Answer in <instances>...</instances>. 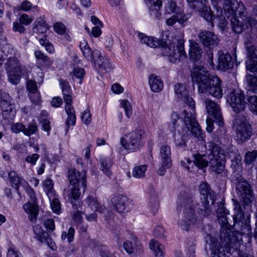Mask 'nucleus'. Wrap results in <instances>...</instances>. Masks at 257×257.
Instances as JSON below:
<instances>
[{"label": "nucleus", "mask_w": 257, "mask_h": 257, "mask_svg": "<svg viewBox=\"0 0 257 257\" xmlns=\"http://www.w3.org/2000/svg\"><path fill=\"white\" fill-rule=\"evenodd\" d=\"M221 222L218 221L220 225V240L221 242L207 234L206 237V242L211 250V257H229L224 253V248L228 253H231L236 247V243L239 239L237 235L231 230V225L228 222L227 217L221 218Z\"/></svg>", "instance_id": "obj_1"}, {"label": "nucleus", "mask_w": 257, "mask_h": 257, "mask_svg": "<svg viewBox=\"0 0 257 257\" xmlns=\"http://www.w3.org/2000/svg\"><path fill=\"white\" fill-rule=\"evenodd\" d=\"M192 81L197 83L199 93L208 94L217 98L223 95L221 81L218 77H211L203 66L196 65L191 73Z\"/></svg>", "instance_id": "obj_2"}, {"label": "nucleus", "mask_w": 257, "mask_h": 257, "mask_svg": "<svg viewBox=\"0 0 257 257\" xmlns=\"http://www.w3.org/2000/svg\"><path fill=\"white\" fill-rule=\"evenodd\" d=\"M174 90L177 97L182 100L190 107L191 110L185 109L183 130L186 131V135H192L198 139H203V134L199 125L196 120L195 114V103L192 97L189 96L188 91L182 84H177L174 86Z\"/></svg>", "instance_id": "obj_3"}, {"label": "nucleus", "mask_w": 257, "mask_h": 257, "mask_svg": "<svg viewBox=\"0 0 257 257\" xmlns=\"http://www.w3.org/2000/svg\"><path fill=\"white\" fill-rule=\"evenodd\" d=\"M177 203L178 210H182L183 212V216L178 224L182 229L188 231L197 220L192 196L186 192H181Z\"/></svg>", "instance_id": "obj_4"}, {"label": "nucleus", "mask_w": 257, "mask_h": 257, "mask_svg": "<svg viewBox=\"0 0 257 257\" xmlns=\"http://www.w3.org/2000/svg\"><path fill=\"white\" fill-rule=\"evenodd\" d=\"M233 202V206L234 210V214L233 215V219L234 222L233 227L236 231L232 232L237 235L239 239L236 243V247L233 250H235L239 241L241 240V235L243 234L248 235L251 232V227L249 224V221L244 218L243 208H242L240 203L234 199H232ZM231 251L233 252L232 250Z\"/></svg>", "instance_id": "obj_5"}, {"label": "nucleus", "mask_w": 257, "mask_h": 257, "mask_svg": "<svg viewBox=\"0 0 257 257\" xmlns=\"http://www.w3.org/2000/svg\"><path fill=\"white\" fill-rule=\"evenodd\" d=\"M184 40L180 36H175L171 42L162 46L161 52L168 57L169 60L173 63L187 58L184 48Z\"/></svg>", "instance_id": "obj_6"}, {"label": "nucleus", "mask_w": 257, "mask_h": 257, "mask_svg": "<svg viewBox=\"0 0 257 257\" xmlns=\"http://www.w3.org/2000/svg\"><path fill=\"white\" fill-rule=\"evenodd\" d=\"M232 179L236 181V192L240 201L243 204L241 205L245 209V206L250 204L253 200L254 196L252 186L248 181L243 179L240 174H235Z\"/></svg>", "instance_id": "obj_7"}, {"label": "nucleus", "mask_w": 257, "mask_h": 257, "mask_svg": "<svg viewBox=\"0 0 257 257\" xmlns=\"http://www.w3.org/2000/svg\"><path fill=\"white\" fill-rule=\"evenodd\" d=\"M208 150L210 152L208 157L212 171L216 174L221 173L224 169L225 163L224 151L213 142L208 143Z\"/></svg>", "instance_id": "obj_8"}, {"label": "nucleus", "mask_w": 257, "mask_h": 257, "mask_svg": "<svg viewBox=\"0 0 257 257\" xmlns=\"http://www.w3.org/2000/svg\"><path fill=\"white\" fill-rule=\"evenodd\" d=\"M200 194L203 196L201 198L202 207L200 209L199 213L203 217L208 216L211 211L210 208L208 198L211 201V204L214 205L216 200V194L210 188V185L207 182H202L199 185Z\"/></svg>", "instance_id": "obj_9"}, {"label": "nucleus", "mask_w": 257, "mask_h": 257, "mask_svg": "<svg viewBox=\"0 0 257 257\" xmlns=\"http://www.w3.org/2000/svg\"><path fill=\"white\" fill-rule=\"evenodd\" d=\"M145 134L143 130H135L127 134L125 138H121L120 144L125 149L135 151L141 146V140Z\"/></svg>", "instance_id": "obj_10"}, {"label": "nucleus", "mask_w": 257, "mask_h": 257, "mask_svg": "<svg viewBox=\"0 0 257 257\" xmlns=\"http://www.w3.org/2000/svg\"><path fill=\"white\" fill-rule=\"evenodd\" d=\"M226 101L236 113H239L244 110L246 105L245 95L240 89L232 90L226 96Z\"/></svg>", "instance_id": "obj_11"}, {"label": "nucleus", "mask_w": 257, "mask_h": 257, "mask_svg": "<svg viewBox=\"0 0 257 257\" xmlns=\"http://www.w3.org/2000/svg\"><path fill=\"white\" fill-rule=\"evenodd\" d=\"M239 16L242 20L241 22L235 16L229 18L232 30L237 34H240L245 29L252 28L257 25V20L246 14Z\"/></svg>", "instance_id": "obj_12"}, {"label": "nucleus", "mask_w": 257, "mask_h": 257, "mask_svg": "<svg viewBox=\"0 0 257 257\" xmlns=\"http://www.w3.org/2000/svg\"><path fill=\"white\" fill-rule=\"evenodd\" d=\"M0 107L5 119H12L15 116V104L14 99L7 92L0 91Z\"/></svg>", "instance_id": "obj_13"}, {"label": "nucleus", "mask_w": 257, "mask_h": 257, "mask_svg": "<svg viewBox=\"0 0 257 257\" xmlns=\"http://www.w3.org/2000/svg\"><path fill=\"white\" fill-rule=\"evenodd\" d=\"M26 192L30 198V201L24 205L25 211L29 214V218L31 222H35L37 220L38 215L39 208L36 202L37 199L34 190L30 187L26 189Z\"/></svg>", "instance_id": "obj_14"}, {"label": "nucleus", "mask_w": 257, "mask_h": 257, "mask_svg": "<svg viewBox=\"0 0 257 257\" xmlns=\"http://www.w3.org/2000/svg\"><path fill=\"white\" fill-rule=\"evenodd\" d=\"M225 15L228 18L238 15L246 14L244 11V6L237 0H225L224 3Z\"/></svg>", "instance_id": "obj_15"}, {"label": "nucleus", "mask_w": 257, "mask_h": 257, "mask_svg": "<svg viewBox=\"0 0 257 257\" xmlns=\"http://www.w3.org/2000/svg\"><path fill=\"white\" fill-rule=\"evenodd\" d=\"M68 179L70 185H75L83 188L84 191L86 187V172L83 170L79 172L76 169L69 171Z\"/></svg>", "instance_id": "obj_16"}, {"label": "nucleus", "mask_w": 257, "mask_h": 257, "mask_svg": "<svg viewBox=\"0 0 257 257\" xmlns=\"http://www.w3.org/2000/svg\"><path fill=\"white\" fill-rule=\"evenodd\" d=\"M204 102L208 114L215 119L219 126H222L223 121L219 106L214 101L208 99H206Z\"/></svg>", "instance_id": "obj_17"}, {"label": "nucleus", "mask_w": 257, "mask_h": 257, "mask_svg": "<svg viewBox=\"0 0 257 257\" xmlns=\"http://www.w3.org/2000/svg\"><path fill=\"white\" fill-rule=\"evenodd\" d=\"M245 119L244 117H243L242 121H240L238 118L236 119L237 125L236 137L238 140L241 141L248 139L252 133L250 125L246 122Z\"/></svg>", "instance_id": "obj_18"}, {"label": "nucleus", "mask_w": 257, "mask_h": 257, "mask_svg": "<svg viewBox=\"0 0 257 257\" xmlns=\"http://www.w3.org/2000/svg\"><path fill=\"white\" fill-rule=\"evenodd\" d=\"M111 201L115 210L119 213H125L130 209L131 201L124 195L121 194L115 195L112 198Z\"/></svg>", "instance_id": "obj_19"}, {"label": "nucleus", "mask_w": 257, "mask_h": 257, "mask_svg": "<svg viewBox=\"0 0 257 257\" xmlns=\"http://www.w3.org/2000/svg\"><path fill=\"white\" fill-rule=\"evenodd\" d=\"M198 37L204 46L210 49L217 46L219 41L217 36L213 33L205 30L200 32Z\"/></svg>", "instance_id": "obj_20"}, {"label": "nucleus", "mask_w": 257, "mask_h": 257, "mask_svg": "<svg viewBox=\"0 0 257 257\" xmlns=\"http://www.w3.org/2000/svg\"><path fill=\"white\" fill-rule=\"evenodd\" d=\"M218 65L219 69L225 71L233 68L234 63L231 55L228 53L220 50L218 52Z\"/></svg>", "instance_id": "obj_21"}, {"label": "nucleus", "mask_w": 257, "mask_h": 257, "mask_svg": "<svg viewBox=\"0 0 257 257\" xmlns=\"http://www.w3.org/2000/svg\"><path fill=\"white\" fill-rule=\"evenodd\" d=\"M79 47L84 57L92 63L94 62L97 57L101 56L100 52L97 50L92 51L85 40H83L80 42Z\"/></svg>", "instance_id": "obj_22"}, {"label": "nucleus", "mask_w": 257, "mask_h": 257, "mask_svg": "<svg viewBox=\"0 0 257 257\" xmlns=\"http://www.w3.org/2000/svg\"><path fill=\"white\" fill-rule=\"evenodd\" d=\"M93 63L94 67L97 69L98 72L103 74L109 72L112 69L109 59L101 55L97 57Z\"/></svg>", "instance_id": "obj_23"}, {"label": "nucleus", "mask_w": 257, "mask_h": 257, "mask_svg": "<svg viewBox=\"0 0 257 257\" xmlns=\"http://www.w3.org/2000/svg\"><path fill=\"white\" fill-rule=\"evenodd\" d=\"M138 37L142 43L145 44L151 48L160 47L162 48V46L165 44V42L163 40H159L157 38L148 36L143 33H139Z\"/></svg>", "instance_id": "obj_24"}, {"label": "nucleus", "mask_w": 257, "mask_h": 257, "mask_svg": "<svg viewBox=\"0 0 257 257\" xmlns=\"http://www.w3.org/2000/svg\"><path fill=\"white\" fill-rule=\"evenodd\" d=\"M145 2L150 10V15L155 18H160L161 16L160 9L162 1L161 0H145Z\"/></svg>", "instance_id": "obj_25"}, {"label": "nucleus", "mask_w": 257, "mask_h": 257, "mask_svg": "<svg viewBox=\"0 0 257 257\" xmlns=\"http://www.w3.org/2000/svg\"><path fill=\"white\" fill-rule=\"evenodd\" d=\"M5 67L7 72H23L24 66L21 64L17 57H13L8 59L5 64Z\"/></svg>", "instance_id": "obj_26"}, {"label": "nucleus", "mask_w": 257, "mask_h": 257, "mask_svg": "<svg viewBox=\"0 0 257 257\" xmlns=\"http://www.w3.org/2000/svg\"><path fill=\"white\" fill-rule=\"evenodd\" d=\"M208 1L206 0V2L203 7L199 8H191L195 11H199L201 17L203 18L207 22L210 23L211 27L213 26V23L212 22L213 13L211 10L210 7L207 6Z\"/></svg>", "instance_id": "obj_27"}, {"label": "nucleus", "mask_w": 257, "mask_h": 257, "mask_svg": "<svg viewBox=\"0 0 257 257\" xmlns=\"http://www.w3.org/2000/svg\"><path fill=\"white\" fill-rule=\"evenodd\" d=\"M189 58L194 62L198 61L202 56V49L199 44L193 40H190Z\"/></svg>", "instance_id": "obj_28"}, {"label": "nucleus", "mask_w": 257, "mask_h": 257, "mask_svg": "<svg viewBox=\"0 0 257 257\" xmlns=\"http://www.w3.org/2000/svg\"><path fill=\"white\" fill-rule=\"evenodd\" d=\"M65 111L68 115L67 119L66 121V134L68 133L70 125H74L76 123V115L75 114V109L71 103L66 104Z\"/></svg>", "instance_id": "obj_29"}, {"label": "nucleus", "mask_w": 257, "mask_h": 257, "mask_svg": "<svg viewBox=\"0 0 257 257\" xmlns=\"http://www.w3.org/2000/svg\"><path fill=\"white\" fill-rule=\"evenodd\" d=\"M59 83L61 86L63 98L66 104L71 103L72 90L69 83L62 79H59Z\"/></svg>", "instance_id": "obj_30"}, {"label": "nucleus", "mask_w": 257, "mask_h": 257, "mask_svg": "<svg viewBox=\"0 0 257 257\" xmlns=\"http://www.w3.org/2000/svg\"><path fill=\"white\" fill-rule=\"evenodd\" d=\"M190 14H175L171 17L167 19L166 23L168 26H172L178 22L180 24L186 22L190 18Z\"/></svg>", "instance_id": "obj_31"}, {"label": "nucleus", "mask_w": 257, "mask_h": 257, "mask_svg": "<svg viewBox=\"0 0 257 257\" xmlns=\"http://www.w3.org/2000/svg\"><path fill=\"white\" fill-rule=\"evenodd\" d=\"M171 151L170 146L164 145L160 148V155L164 165L171 166Z\"/></svg>", "instance_id": "obj_32"}, {"label": "nucleus", "mask_w": 257, "mask_h": 257, "mask_svg": "<svg viewBox=\"0 0 257 257\" xmlns=\"http://www.w3.org/2000/svg\"><path fill=\"white\" fill-rule=\"evenodd\" d=\"M72 187L70 188V193L68 194V200L72 204V207L74 209H77V205L74 204V202L78 200L81 196V192L80 191V188L81 187L71 185Z\"/></svg>", "instance_id": "obj_33"}, {"label": "nucleus", "mask_w": 257, "mask_h": 257, "mask_svg": "<svg viewBox=\"0 0 257 257\" xmlns=\"http://www.w3.org/2000/svg\"><path fill=\"white\" fill-rule=\"evenodd\" d=\"M85 202L92 210H94L95 212L102 213L105 210V208L100 206L96 199L93 196H89L87 197L85 200Z\"/></svg>", "instance_id": "obj_34"}, {"label": "nucleus", "mask_w": 257, "mask_h": 257, "mask_svg": "<svg viewBox=\"0 0 257 257\" xmlns=\"http://www.w3.org/2000/svg\"><path fill=\"white\" fill-rule=\"evenodd\" d=\"M149 84L151 90L154 92H160L163 88V83L157 76L151 75L149 78Z\"/></svg>", "instance_id": "obj_35"}, {"label": "nucleus", "mask_w": 257, "mask_h": 257, "mask_svg": "<svg viewBox=\"0 0 257 257\" xmlns=\"http://www.w3.org/2000/svg\"><path fill=\"white\" fill-rule=\"evenodd\" d=\"M165 4V12L166 14H185L181 8L177 6L174 0H167Z\"/></svg>", "instance_id": "obj_36"}, {"label": "nucleus", "mask_w": 257, "mask_h": 257, "mask_svg": "<svg viewBox=\"0 0 257 257\" xmlns=\"http://www.w3.org/2000/svg\"><path fill=\"white\" fill-rule=\"evenodd\" d=\"M100 169L101 171L110 177L112 174L110 169L112 166L113 162L110 158H102L100 160Z\"/></svg>", "instance_id": "obj_37"}, {"label": "nucleus", "mask_w": 257, "mask_h": 257, "mask_svg": "<svg viewBox=\"0 0 257 257\" xmlns=\"http://www.w3.org/2000/svg\"><path fill=\"white\" fill-rule=\"evenodd\" d=\"M48 29V26L43 18H39L34 23L33 32L37 34H44Z\"/></svg>", "instance_id": "obj_38"}, {"label": "nucleus", "mask_w": 257, "mask_h": 257, "mask_svg": "<svg viewBox=\"0 0 257 257\" xmlns=\"http://www.w3.org/2000/svg\"><path fill=\"white\" fill-rule=\"evenodd\" d=\"M33 230L35 234L38 235V239L41 242L45 241L48 243L51 240V238L48 236V233L45 232L40 225H37L34 226Z\"/></svg>", "instance_id": "obj_39"}, {"label": "nucleus", "mask_w": 257, "mask_h": 257, "mask_svg": "<svg viewBox=\"0 0 257 257\" xmlns=\"http://www.w3.org/2000/svg\"><path fill=\"white\" fill-rule=\"evenodd\" d=\"M193 156V163L199 169H203L208 166V161L207 160L206 156L197 154Z\"/></svg>", "instance_id": "obj_40"}, {"label": "nucleus", "mask_w": 257, "mask_h": 257, "mask_svg": "<svg viewBox=\"0 0 257 257\" xmlns=\"http://www.w3.org/2000/svg\"><path fill=\"white\" fill-rule=\"evenodd\" d=\"M150 248L153 250L156 257H164V246L155 240H151L150 243Z\"/></svg>", "instance_id": "obj_41"}, {"label": "nucleus", "mask_w": 257, "mask_h": 257, "mask_svg": "<svg viewBox=\"0 0 257 257\" xmlns=\"http://www.w3.org/2000/svg\"><path fill=\"white\" fill-rule=\"evenodd\" d=\"M43 185L44 191L51 201V198H53V196H55L53 181L50 179H46L44 182Z\"/></svg>", "instance_id": "obj_42"}, {"label": "nucleus", "mask_w": 257, "mask_h": 257, "mask_svg": "<svg viewBox=\"0 0 257 257\" xmlns=\"http://www.w3.org/2000/svg\"><path fill=\"white\" fill-rule=\"evenodd\" d=\"M246 79L248 90L257 93V77L247 74L246 75Z\"/></svg>", "instance_id": "obj_43"}, {"label": "nucleus", "mask_w": 257, "mask_h": 257, "mask_svg": "<svg viewBox=\"0 0 257 257\" xmlns=\"http://www.w3.org/2000/svg\"><path fill=\"white\" fill-rule=\"evenodd\" d=\"M95 250L101 257H115L113 253H110L108 247L106 245H98L95 247Z\"/></svg>", "instance_id": "obj_44"}, {"label": "nucleus", "mask_w": 257, "mask_h": 257, "mask_svg": "<svg viewBox=\"0 0 257 257\" xmlns=\"http://www.w3.org/2000/svg\"><path fill=\"white\" fill-rule=\"evenodd\" d=\"M147 169V165H141L135 167L133 170V176L136 178H142L145 176Z\"/></svg>", "instance_id": "obj_45"}, {"label": "nucleus", "mask_w": 257, "mask_h": 257, "mask_svg": "<svg viewBox=\"0 0 257 257\" xmlns=\"http://www.w3.org/2000/svg\"><path fill=\"white\" fill-rule=\"evenodd\" d=\"M9 178L10 181L12 184V186L17 189L19 191V185L21 184V179L18 175L15 172L12 171L9 173Z\"/></svg>", "instance_id": "obj_46"}, {"label": "nucleus", "mask_w": 257, "mask_h": 257, "mask_svg": "<svg viewBox=\"0 0 257 257\" xmlns=\"http://www.w3.org/2000/svg\"><path fill=\"white\" fill-rule=\"evenodd\" d=\"M137 245V240L136 237H133L132 241L126 240L123 243V248L128 254H131L134 252Z\"/></svg>", "instance_id": "obj_47"}, {"label": "nucleus", "mask_w": 257, "mask_h": 257, "mask_svg": "<svg viewBox=\"0 0 257 257\" xmlns=\"http://www.w3.org/2000/svg\"><path fill=\"white\" fill-rule=\"evenodd\" d=\"M179 120V114L176 112L173 113L171 115V120L169 125V130L173 134L175 133L176 128L178 126V121Z\"/></svg>", "instance_id": "obj_48"}, {"label": "nucleus", "mask_w": 257, "mask_h": 257, "mask_svg": "<svg viewBox=\"0 0 257 257\" xmlns=\"http://www.w3.org/2000/svg\"><path fill=\"white\" fill-rule=\"evenodd\" d=\"M8 74L9 81L13 84H17L20 82L21 75L24 73L23 72H7Z\"/></svg>", "instance_id": "obj_49"}, {"label": "nucleus", "mask_w": 257, "mask_h": 257, "mask_svg": "<svg viewBox=\"0 0 257 257\" xmlns=\"http://www.w3.org/2000/svg\"><path fill=\"white\" fill-rule=\"evenodd\" d=\"M216 213L218 221L221 222V218L227 216V215L228 214L229 212L224 206V203L221 202H220L218 205V209L216 211Z\"/></svg>", "instance_id": "obj_50"}, {"label": "nucleus", "mask_w": 257, "mask_h": 257, "mask_svg": "<svg viewBox=\"0 0 257 257\" xmlns=\"http://www.w3.org/2000/svg\"><path fill=\"white\" fill-rule=\"evenodd\" d=\"M247 100L249 109L257 113V96L255 95L248 96Z\"/></svg>", "instance_id": "obj_51"}, {"label": "nucleus", "mask_w": 257, "mask_h": 257, "mask_svg": "<svg viewBox=\"0 0 257 257\" xmlns=\"http://www.w3.org/2000/svg\"><path fill=\"white\" fill-rule=\"evenodd\" d=\"M35 56L37 60H41L47 65H50L52 64V62L50 61L49 58L45 55L40 51H35Z\"/></svg>", "instance_id": "obj_52"}, {"label": "nucleus", "mask_w": 257, "mask_h": 257, "mask_svg": "<svg viewBox=\"0 0 257 257\" xmlns=\"http://www.w3.org/2000/svg\"><path fill=\"white\" fill-rule=\"evenodd\" d=\"M120 104L124 109L126 116L130 118L132 114V107L130 102L127 100H121Z\"/></svg>", "instance_id": "obj_53"}, {"label": "nucleus", "mask_w": 257, "mask_h": 257, "mask_svg": "<svg viewBox=\"0 0 257 257\" xmlns=\"http://www.w3.org/2000/svg\"><path fill=\"white\" fill-rule=\"evenodd\" d=\"M173 135L175 144L177 147H183L186 146V141L184 139V137H185V134L182 136V135H180L179 133L178 135L175 133H173Z\"/></svg>", "instance_id": "obj_54"}, {"label": "nucleus", "mask_w": 257, "mask_h": 257, "mask_svg": "<svg viewBox=\"0 0 257 257\" xmlns=\"http://www.w3.org/2000/svg\"><path fill=\"white\" fill-rule=\"evenodd\" d=\"M40 44L45 46L46 50L49 53H52L54 51V49L52 44L47 40L45 36L39 40Z\"/></svg>", "instance_id": "obj_55"}, {"label": "nucleus", "mask_w": 257, "mask_h": 257, "mask_svg": "<svg viewBox=\"0 0 257 257\" xmlns=\"http://www.w3.org/2000/svg\"><path fill=\"white\" fill-rule=\"evenodd\" d=\"M75 233V230L73 227H70L68 229V232L64 231L62 232L61 238L65 240L67 238L68 241L71 242L73 240L74 235Z\"/></svg>", "instance_id": "obj_56"}, {"label": "nucleus", "mask_w": 257, "mask_h": 257, "mask_svg": "<svg viewBox=\"0 0 257 257\" xmlns=\"http://www.w3.org/2000/svg\"><path fill=\"white\" fill-rule=\"evenodd\" d=\"M150 203L151 207L152 209V212H155L158 209L159 207V200H158V196L156 193H154L150 198Z\"/></svg>", "instance_id": "obj_57"}, {"label": "nucleus", "mask_w": 257, "mask_h": 257, "mask_svg": "<svg viewBox=\"0 0 257 257\" xmlns=\"http://www.w3.org/2000/svg\"><path fill=\"white\" fill-rule=\"evenodd\" d=\"M246 68L250 72H257V59L249 58V61L246 62Z\"/></svg>", "instance_id": "obj_58"}, {"label": "nucleus", "mask_w": 257, "mask_h": 257, "mask_svg": "<svg viewBox=\"0 0 257 257\" xmlns=\"http://www.w3.org/2000/svg\"><path fill=\"white\" fill-rule=\"evenodd\" d=\"M257 158V152L253 151L252 152H248L245 155V162L247 164H250L255 160Z\"/></svg>", "instance_id": "obj_59"}, {"label": "nucleus", "mask_w": 257, "mask_h": 257, "mask_svg": "<svg viewBox=\"0 0 257 257\" xmlns=\"http://www.w3.org/2000/svg\"><path fill=\"white\" fill-rule=\"evenodd\" d=\"M52 198V200L51 203V207L53 212H55L56 214H60L61 211V204L59 201V200L54 197L53 196V198Z\"/></svg>", "instance_id": "obj_60"}, {"label": "nucleus", "mask_w": 257, "mask_h": 257, "mask_svg": "<svg viewBox=\"0 0 257 257\" xmlns=\"http://www.w3.org/2000/svg\"><path fill=\"white\" fill-rule=\"evenodd\" d=\"M190 8H199L204 5L206 0H186Z\"/></svg>", "instance_id": "obj_61"}, {"label": "nucleus", "mask_w": 257, "mask_h": 257, "mask_svg": "<svg viewBox=\"0 0 257 257\" xmlns=\"http://www.w3.org/2000/svg\"><path fill=\"white\" fill-rule=\"evenodd\" d=\"M38 130V126L36 123H30L28 127L25 126V130L24 131V134L27 136H30L36 133Z\"/></svg>", "instance_id": "obj_62"}, {"label": "nucleus", "mask_w": 257, "mask_h": 257, "mask_svg": "<svg viewBox=\"0 0 257 257\" xmlns=\"http://www.w3.org/2000/svg\"><path fill=\"white\" fill-rule=\"evenodd\" d=\"M12 131L15 134H19L23 132L25 130V125L22 123H16L13 124L11 126Z\"/></svg>", "instance_id": "obj_63"}, {"label": "nucleus", "mask_w": 257, "mask_h": 257, "mask_svg": "<svg viewBox=\"0 0 257 257\" xmlns=\"http://www.w3.org/2000/svg\"><path fill=\"white\" fill-rule=\"evenodd\" d=\"M81 119L85 124H89L91 122V115L89 109L84 111L81 116Z\"/></svg>", "instance_id": "obj_64"}]
</instances>
